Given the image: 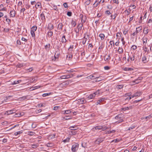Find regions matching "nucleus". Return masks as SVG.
Wrapping results in <instances>:
<instances>
[{
  "mask_svg": "<svg viewBox=\"0 0 152 152\" xmlns=\"http://www.w3.org/2000/svg\"><path fill=\"white\" fill-rule=\"evenodd\" d=\"M99 94V91H97L95 92L93 94H90L89 96H88V97L86 98L87 99H93L95 96L96 95H98Z\"/></svg>",
  "mask_w": 152,
  "mask_h": 152,
  "instance_id": "1",
  "label": "nucleus"
},
{
  "mask_svg": "<svg viewBox=\"0 0 152 152\" xmlns=\"http://www.w3.org/2000/svg\"><path fill=\"white\" fill-rule=\"evenodd\" d=\"M73 75L72 74H69L62 75L60 77L61 79H67L72 77Z\"/></svg>",
  "mask_w": 152,
  "mask_h": 152,
  "instance_id": "2",
  "label": "nucleus"
},
{
  "mask_svg": "<svg viewBox=\"0 0 152 152\" xmlns=\"http://www.w3.org/2000/svg\"><path fill=\"white\" fill-rule=\"evenodd\" d=\"M79 147V145L77 143H75L72 146V150L73 152H76L77 150Z\"/></svg>",
  "mask_w": 152,
  "mask_h": 152,
  "instance_id": "3",
  "label": "nucleus"
},
{
  "mask_svg": "<svg viewBox=\"0 0 152 152\" xmlns=\"http://www.w3.org/2000/svg\"><path fill=\"white\" fill-rule=\"evenodd\" d=\"M142 77H139L137 79L133 81L132 82L134 84H138L140 82L141 80L142 79Z\"/></svg>",
  "mask_w": 152,
  "mask_h": 152,
  "instance_id": "4",
  "label": "nucleus"
},
{
  "mask_svg": "<svg viewBox=\"0 0 152 152\" xmlns=\"http://www.w3.org/2000/svg\"><path fill=\"white\" fill-rule=\"evenodd\" d=\"M16 14V12L14 10V9L11 10L10 11V14L11 17L14 18Z\"/></svg>",
  "mask_w": 152,
  "mask_h": 152,
  "instance_id": "5",
  "label": "nucleus"
},
{
  "mask_svg": "<svg viewBox=\"0 0 152 152\" xmlns=\"http://www.w3.org/2000/svg\"><path fill=\"white\" fill-rule=\"evenodd\" d=\"M110 56H111L110 54H109L108 55H105V56H104V60L107 62L109 61V60L111 58Z\"/></svg>",
  "mask_w": 152,
  "mask_h": 152,
  "instance_id": "6",
  "label": "nucleus"
},
{
  "mask_svg": "<svg viewBox=\"0 0 152 152\" xmlns=\"http://www.w3.org/2000/svg\"><path fill=\"white\" fill-rule=\"evenodd\" d=\"M142 94V91H138L134 93L133 95L132 96V98H133L134 97L140 96Z\"/></svg>",
  "mask_w": 152,
  "mask_h": 152,
  "instance_id": "7",
  "label": "nucleus"
},
{
  "mask_svg": "<svg viewBox=\"0 0 152 152\" xmlns=\"http://www.w3.org/2000/svg\"><path fill=\"white\" fill-rule=\"evenodd\" d=\"M104 140L103 138H98L95 141V143L96 144H99L102 142Z\"/></svg>",
  "mask_w": 152,
  "mask_h": 152,
  "instance_id": "8",
  "label": "nucleus"
},
{
  "mask_svg": "<svg viewBox=\"0 0 152 152\" xmlns=\"http://www.w3.org/2000/svg\"><path fill=\"white\" fill-rule=\"evenodd\" d=\"M35 7L37 9L38 8H41L42 7L41 3L39 2H37L35 4Z\"/></svg>",
  "mask_w": 152,
  "mask_h": 152,
  "instance_id": "9",
  "label": "nucleus"
},
{
  "mask_svg": "<svg viewBox=\"0 0 152 152\" xmlns=\"http://www.w3.org/2000/svg\"><path fill=\"white\" fill-rule=\"evenodd\" d=\"M101 126H96L94 127L93 128L92 130L93 131H95L96 130H100L101 129Z\"/></svg>",
  "mask_w": 152,
  "mask_h": 152,
  "instance_id": "10",
  "label": "nucleus"
},
{
  "mask_svg": "<svg viewBox=\"0 0 152 152\" xmlns=\"http://www.w3.org/2000/svg\"><path fill=\"white\" fill-rule=\"evenodd\" d=\"M86 102V101L85 99L83 98L79 99L78 100V102L80 104H83L85 103Z\"/></svg>",
  "mask_w": 152,
  "mask_h": 152,
  "instance_id": "11",
  "label": "nucleus"
},
{
  "mask_svg": "<svg viewBox=\"0 0 152 152\" xmlns=\"http://www.w3.org/2000/svg\"><path fill=\"white\" fill-rule=\"evenodd\" d=\"M80 17L81 18V21L83 23H84L86 20V16H83V15L82 14L80 15Z\"/></svg>",
  "mask_w": 152,
  "mask_h": 152,
  "instance_id": "12",
  "label": "nucleus"
},
{
  "mask_svg": "<svg viewBox=\"0 0 152 152\" xmlns=\"http://www.w3.org/2000/svg\"><path fill=\"white\" fill-rule=\"evenodd\" d=\"M142 62L144 63H147L148 61L147 58L146 56H144L142 58Z\"/></svg>",
  "mask_w": 152,
  "mask_h": 152,
  "instance_id": "13",
  "label": "nucleus"
},
{
  "mask_svg": "<svg viewBox=\"0 0 152 152\" xmlns=\"http://www.w3.org/2000/svg\"><path fill=\"white\" fill-rule=\"evenodd\" d=\"M40 18L42 21H45V16L43 12H42L40 15Z\"/></svg>",
  "mask_w": 152,
  "mask_h": 152,
  "instance_id": "14",
  "label": "nucleus"
},
{
  "mask_svg": "<svg viewBox=\"0 0 152 152\" xmlns=\"http://www.w3.org/2000/svg\"><path fill=\"white\" fill-rule=\"evenodd\" d=\"M149 32V29L148 27H145L143 29V33L145 35L147 34Z\"/></svg>",
  "mask_w": 152,
  "mask_h": 152,
  "instance_id": "15",
  "label": "nucleus"
},
{
  "mask_svg": "<svg viewBox=\"0 0 152 152\" xmlns=\"http://www.w3.org/2000/svg\"><path fill=\"white\" fill-rule=\"evenodd\" d=\"M83 26V25L82 24H79L77 26L78 31L77 32H76V33H78L79 31L82 29Z\"/></svg>",
  "mask_w": 152,
  "mask_h": 152,
  "instance_id": "16",
  "label": "nucleus"
},
{
  "mask_svg": "<svg viewBox=\"0 0 152 152\" xmlns=\"http://www.w3.org/2000/svg\"><path fill=\"white\" fill-rule=\"evenodd\" d=\"M96 77L94 75H90L89 76H88V77H87V78H88V79H93L94 78H97V79H98L99 78V77Z\"/></svg>",
  "mask_w": 152,
  "mask_h": 152,
  "instance_id": "17",
  "label": "nucleus"
},
{
  "mask_svg": "<svg viewBox=\"0 0 152 152\" xmlns=\"http://www.w3.org/2000/svg\"><path fill=\"white\" fill-rule=\"evenodd\" d=\"M104 98H102L100 99L96 103V104L97 105H98L99 104H100V102H102L103 101H104Z\"/></svg>",
  "mask_w": 152,
  "mask_h": 152,
  "instance_id": "18",
  "label": "nucleus"
},
{
  "mask_svg": "<svg viewBox=\"0 0 152 152\" xmlns=\"http://www.w3.org/2000/svg\"><path fill=\"white\" fill-rule=\"evenodd\" d=\"M48 29L49 30H51L52 29H53V25L50 23L48 25Z\"/></svg>",
  "mask_w": 152,
  "mask_h": 152,
  "instance_id": "19",
  "label": "nucleus"
},
{
  "mask_svg": "<svg viewBox=\"0 0 152 152\" xmlns=\"http://www.w3.org/2000/svg\"><path fill=\"white\" fill-rule=\"evenodd\" d=\"M71 25H72V27H75L76 25V20H72L71 22Z\"/></svg>",
  "mask_w": 152,
  "mask_h": 152,
  "instance_id": "20",
  "label": "nucleus"
},
{
  "mask_svg": "<svg viewBox=\"0 0 152 152\" xmlns=\"http://www.w3.org/2000/svg\"><path fill=\"white\" fill-rule=\"evenodd\" d=\"M142 29V28L141 26H139L136 28V32L138 34L139 32Z\"/></svg>",
  "mask_w": 152,
  "mask_h": 152,
  "instance_id": "21",
  "label": "nucleus"
},
{
  "mask_svg": "<svg viewBox=\"0 0 152 152\" xmlns=\"http://www.w3.org/2000/svg\"><path fill=\"white\" fill-rule=\"evenodd\" d=\"M143 44L144 45H145L147 43V37H144L142 38Z\"/></svg>",
  "mask_w": 152,
  "mask_h": 152,
  "instance_id": "22",
  "label": "nucleus"
},
{
  "mask_svg": "<svg viewBox=\"0 0 152 152\" xmlns=\"http://www.w3.org/2000/svg\"><path fill=\"white\" fill-rule=\"evenodd\" d=\"M50 44H48L45 46V48L46 50L48 51L50 49Z\"/></svg>",
  "mask_w": 152,
  "mask_h": 152,
  "instance_id": "23",
  "label": "nucleus"
},
{
  "mask_svg": "<svg viewBox=\"0 0 152 152\" xmlns=\"http://www.w3.org/2000/svg\"><path fill=\"white\" fill-rule=\"evenodd\" d=\"M23 132V130H21L20 131L16 132L14 134L15 136H17L22 134Z\"/></svg>",
  "mask_w": 152,
  "mask_h": 152,
  "instance_id": "24",
  "label": "nucleus"
},
{
  "mask_svg": "<svg viewBox=\"0 0 152 152\" xmlns=\"http://www.w3.org/2000/svg\"><path fill=\"white\" fill-rule=\"evenodd\" d=\"M66 40L65 38V35H63L61 39V42L62 43L66 42Z\"/></svg>",
  "mask_w": 152,
  "mask_h": 152,
  "instance_id": "25",
  "label": "nucleus"
},
{
  "mask_svg": "<svg viewBox=\"0 0 152 152\" xmlns=\"http://www.w3.org/2000/svg\"><path fill=\"white\" fill-rule=\"evenodd\" d=\"M13 111V110H12L7 111H6L5 114H7L8 115L12 114H13V112H12Z\"/></svg>",
  "mask_w": 152,
  "mask_h": 152,
  "instance_id": "26",
  "label": "nucleus"
},
{
  "mask_svg": "<svg viewBox=\"0 0 152 152\" xmlns=\"http://www.w3.org/2000/svg\"><path fill=\"white\" fill-rule=\"evenodd\" d=\"M63 26V25H62V23H59L58 25V28L60 30H62V29Z\"/></svg>",
  "mask_w": 152,
  "mask_h": 152,
  "instance_id": "27",
  "label": "nucleus"
},
{
  "mask_svg": "<svg viewBox=\"0 0 152 152\" xmlns=\"http://www.w3.org/2000/svg\"><path fill=\"white\" fill-rule=\"evenodd\" d=\"M132 107V106L127 107H125L124 108H122L121 109V111L122 110H128L129 109H131Z\"/></svg>",
  "mask_w": 152,
  "mask_h": 152,
  "instance_id": "28",
  "label": "nucleus"
},
{
  "mask_svg": "<svg viewBox=\"0 0 152 152\" xmlns=\"http://www.w3.org/2000/svg\"><path fill=\"white\" fill-rule=\"evenodd\" d=\"M130 58L131 61H133L134 59V54H131V55L130 56Z\"/></svg>",
  "mask_w": 152,
  "mask_h": 152,
  "instance_id": "29",
  "label": "nucleus"
},
{
  "mask_svg": "<svg viewBox=\"0 0 152 152\" xmlns=\"http://www.w3.org/2000/svg\"><path fill=\"white\" fill-rule=\"evenodd\" d=\"M25 66V64H18L17 65V67L18 68H21Z\"/></svg>",
  "mask_w": 152,
  "mask_h": 152,
  "instance_id": "30",
  "label": "nucleus"
},
{
  "mask_svg": "<svg viewBox=\"0 0 152 152\" xmlns=\"http://www.w3.org/2000/svg\"><path fill=\"white\" fill-rule=\"evenodd\" d=\"M46 145L48 147H52L54 146V144L51 142L48 143L46 144Z\"/></svg>",
  "mask_w": 152,
  "mask_h": 152,
  "instance_id": "31",
  "label": "nucleus"
},
{
  "mask_svg": "<svg viewBox=\"0 0 152 152\" xmlns=\"http://www.w3.org/2000/svg\"><path fill=\"white\" fill-rule=\"evenodd\" d=\"M99 36L100 37L102 40H103V39H104L105 37V36L104 34H99Z\"/></svg>",
  "mask_w": 152,
  "mask_h": 152,
  "instance_id": "32",
  "label": "nucleus"
},
{
  "mask_svg": "<svg viewBox=\"0 0 152 152\" xmlns=\"http://www.w3.org/2000/svg\"><path fill=\"white\" fill-rule=\"evenodd\" d=\"M119 53H122L123 52V50L122 48L119 47L118 50Z\"/></svg>",
  "mask_w": 152,
  "mask_h": 152,
  "instance_id": "33",
  "label": "nucleus"
},
{
  "mask_svg": "<svg viewBox=\"0 0 152 152\" xmlns=\"http://www.w3.org/2000/svg\"><path fill=\"white\" fill-rule=\"evenodd\" d=\"M70 140V138L69 137H68L66 139L64 140L63 141V142L64 143H65L66 142H69V141Z\"/></svg>",
  "mask_w": 152,
  "mask_h": 152,
  "instance_id": "34",
  "label": "nucleus"
},
{
  "mask_svg": "<svg viewBox=\"0 0 152 152\" xmlns=\"http://www.w3.org/2000/svg\"><path fill=\"white\" fill-rule=\"evenodd\" d=\"M55 136H56V134H54L52 135H50L49 136L48 138H49V139H53L55 137Z\"/></svg>",
  "mask_w": 152,
  "mask_h": 152,
  "instance_id": "35",
  "label": "nucleus"
},
{
  "mask_svg": "<svg viewBox=\"0 0 152 152\" xmlns=\"http://www.w3.org/2000/svg\"><path fill=\"white\" fill-rule=\"evenodd\" d=\"M37 26H33L31 28V31L35 32L37 30Z\"/></svg>",
  "mask_w": 152,
  "mask_h": 152,
  "instance_id": "36",
  "label": "nucleus"
},
{
  "mask_svg": "<svg viewBox=\"0 0 152 152\" xmlns=\"http://www.w3.org/2000/svg\"><path fill=\"white\" fill-rule=\"evenodd\" d=\"M143 50L145 52H147L148 53H149V50L148 49V48L145 45L143 48Z\"/></svg>",
  "mask_w": 152,
  "mask_h": 152,
  "instance_id": "37",
  "label": "nucleus"
},
{
  "mask_svg": "<svg viewBox=\"0 0 152 152\" xmlns=\"http://www.w3.org/2000/svg\"><path fill=\"white\" fill-rule=\"evenodd\" d=\"M53 34V32L52 31H48V37H50Z\"/></svg>",
  "mask_w": 152,
  "mask_h": 152,
  "instance_id": "38",
  "label": "nucleus"
},
{
  "mask_svg": "<svg viewBox=\"0 0 152 152\" xmlns=\"http://www.w3.org/2000/svg\"><path fill=\"white\" fill-rule=\"evenodd\" d=\"M101 126V129L102 130V131H104L106 129H108V127L106 126Z\"/></svg>",
  "mask_w": 152,
  "mask_h": 152,
  "instance_id": "39",
  "label": "nucleus"
},
{
  "mask_svg": "<svg viewBox=\"0 0 152 152\" xmlns=\"http://www.w3.org/2000/svg\"><path fill=\"white\" fill-rule=\"evenodd\" d=\"M21 80H15L14 81L13 84H16L20 83Z\"/></svg>",
  "mask_w": 152,
  "mask_h": 152,
  "instance_id": "40",
  "label": "nucleus"
},
{
  "mask_svg": "<svg viewBox=\"0 0 152 152\" xmlns=\"http://www.w3.org/2000/svg\"><path fill=\"white\" fill-rule=\"evenodd\" d=\"M101 2V0L99 3L97 2V1H95V2L94 4V6L95 7H96L98 5L99 3H100V2Z\"/></svg>",
  "mask_w": 152,
  "mask_h": 152,
  "instance_id": "41",
  "label": "nucleus"
},
{
  "mask_svg": "<svg viewBox=\"0 0 152 152\" xmlns=\"http://www.w3.org/2000/svg\"><path fill=\"white\" fill-rule=\"evenodd\" d=\"M26 99V96H23L22 97H20L19 98L20 101H23L24 100Z\"/></svg>",
  "mask_w": 152,
  "mask_h": 152,
  "instance_id": "42",
  "label": "nucleus"
},
{
  "mask_svg": "<svg viewBox=\"0 0 152 152\" xmlns=\"http://www.w3.org/2000/svg\"><path fill=\"white\" fill-rule=\"evenodd\" d=\"M21 40L22 41H24V42H22V44H25V42H26L27 40L24 37H22L21 39Z\"/></svg>",
  "mask_w": 152,
  "mask_h": 152,
  "instance_id": "43",
  "label": "nucleus"
},
{
  "mask_svg": "<svg viewBox=\"0 0 152 152\" xmlns=\"http://www.w3.org/2000/svg\"><path fill=\"white\" fill-rule=\"evenodd\" d=\"M27 134L30 136H32L34 135V133L32 132H28Z\"/></svg>",
  "mask_w": 152,
  "mask_h": 152,
  "instance_id": "44",
  "label": "nucleus"
},
{
  "mask_svg": "<svg viewBox=\"0 0 152 152\" xmlns=\"http://www.w3.org/2000/svg\"><path fill=\"white\" fill-rule=\"evenodd\" d=\"M72 55L71 54L67 56V58H68L69 60H70L72 58Z\"/></svg>",
  "mask_w": 152,
  "mask_h": 152,
  "instance_id": "45",
  "label": "nucleus"
},
{
  "mask_svg": "<svg viewBox=\"0 0 152 152\" xmlns=\"http://www.w3.org/2000/svg\"><path fill=\"white\" fill-rule=\"evenodd\" d=\"M51 94V93H48L44 94H42V96L43 97H45L49 95H50Z\"/></svg>",
  "mask_w": 152,
  "mask_h": 152,
  "instance_id": "46",
  "label": "nucleus"
},
{
  "mask_svg": "<svg viewBox=\"0 0 152 152\" xmlns=\"http://www.w3.org/2000/svg\"><path fill=\"white\" fill-rule=\"evenodd\" d=\"M104 45H103V44L102 43L100 45L99 48V50L102 49L104 48Z\"/></svg>",
  "mask_w": 152,
  "mask_h": 152,
  "instance_id": "47",
  "label": "nucleus"
},
{
  "mask_svg": "<svg viewBox=\"0 0 152 152\" xmlns=\"http://www.w3.org/2000/svg\"><path fill=\"white\" fill-rule=\"evenodd\" d=\"M85 55V51H84L81 52V55L82 56V58H83L84 57Z\"/></svg>",
  "mask_w": 152,
  "mask_h": 152,
  "instance_id": "48",
  "label": "nucleus"
},
{
  "mask_svg": "<svg viewBox=\"0 0 152 152\" xmlns=\"http://www.w3.org/2000/svg\"><path fill=\"white\" fill-rule=\"evenodd\" d=\"M64 118L66 120H69L71 119V118L70 116H65Z\"/></svg>",
  "mask_w": 152,
  "mask_h": 152,
  "instance_id": "49",
  "label": "nucleus"
},
{
  "mask_svg": "<svg viewBox=\"0 0 152 152\" xmlns=\"http://www.w3.org/2000/svg\"><path fill=\"white\" fill-rule=\"evenodd\" d=\"M38 146V144H34L32 145V148H36Z\"/></svg>",
  "mask_w": 152,
  "mask_h": 152,
  "instance_id": "50",
  "label": "nucleus"
},
{
  "mask_svg": "<svg viewBox=\"0 0 152 152\" xmlns=\"http://www.w3.org/2000/svg\"><path fill=\"white\" fill-rule=\"evenodd\" d=\"M70 113H71V111H70V110H65L64 113L68 114Z\"/></svg>",
  "mask_w": 152,
  "mask_h": 152,
  "instance_id": "51",
  "label": "nucleus"
},
{
  "mask_svg": "<svg viewBox=\"0 0 152 152\" xmlns=\"http://www.w3.org/2000/svg\"><path fill=\"white\" fill-rule=\"evenodd\" d=\"M117 16V15L115 14L113 15H111L110 17L112 18H113V19H115V18Z\"/></svg>",
  "mask_w": 152,
  "mask_h": 152,
  "instance_id": "52",
  "label": "nucleus"
},
{
  "mask_svg": "<svg viewBox=\"0 0 152 152\" xmlns=\"http://www.w3.org/2000/svg\"><path fill=\"white\" fill-rule=\"evenodd\" d=\"M74 46L73 45H71L70 46L69 48V50L70 51H72L73 48Z\"/></svg>",
  "mask_w": 152,
  "mask_h": 152,
  "instance_id": "53",
  "label": "nucleus"
},
{
  "mask_svg": "<svg viewBox=\"0 0 152 152\" xmlns=\"http://www.w3.org/2000/svg\"><path fill=\"white\" fill-rule=\"evenodd\" d=\"M20 116H21L20 113H15V114L14 116H15V117H20Z\"/></svg>",
  "mask_w": 152,
  "mask_h": 152,
  "instance_id": "54",
  "label": "nucleus"
},
{
  "mask_svg": "<svg viewBox=\"0 0 152 152\" xmlns=\"http://www.w3.org/2000/svg\"><path fill=\"white\" fill-rule=\"evenodd\" d=\"M131 48L133 50H135L137 48V47L135 45H133L132 46Z\"/></svg>",
  "mask_w": 152,
  "mask_h": 152,
  "instance_id": "55",
  "label": "nucleus"
},
{
  "mask_svg": "<svg viewBox=\"0 0 152 152\" xmlns=\"http://www.w3.org/2000/svg\"><path fill=\"white\" fill-rule=\"evenodd\" d=\"M110 43L111 46H112V45H113V47L114 46V42L113 40L110 41Z\"/></svg>",
  "mask_w": 152,
  "mask_h": 152,
  "instance_id": "56",
  "label": "nucleus"
},
{
  "mask_svg": "<svg viewBox=\"0 0 152 152\" xmlns=\"http://www.w3.org/2000/svg\"><path fill=\"white\" fill-rule=\"evenodd\" d=\"M63 6L65 8H67L68 7L67 5V3L66 2H65L63 4Z\"/></svg>",
  "mask_w": 152,
  "mask_h": 152,
  "instance_id": "57",
  "label": "nucleus"
},
{
  "mask_svg": "<svg viewBox=\"0 0 152 152\" xmlns=\"http://www.w3.org/2000/svg\"><path fill=\"white\" fill-rule=\"evenodd\" d=\"M90 3V0H88L85 2V4L86 5H88Z\"/></svg>",
  "mask_w": 152,
  "mask_h": 152,
  "instance_id": "58",
  "label": "nucleus"
},
{
  "mask_svg": "<svg viewBox=\"0 0 152 152\" xmlns=\"http://www.w3.org/2000/svg\"><path fill=\"white\" fill-rule=\"evenodd\" d=\"M6 21L8 23V24H10V23L11 22V20L10 19L7 18L6 19Z\"/></svg>",
  "mask_w": 152,
  "mask_h": 152,
  "instance_id": "59",
  "label": "nucleus"
},
{
  "mask_svg": "<svg viewBox=\"0 0 152 152\" xmlns=\"http://www.w3.org/2000/svg\"><path fill=\"white\" fill-rule=\"evenodd\" d=\"M67 15L69 16H71L72 15V12L70 11L68 12L67 13Z\"/></svg>",
  "mask_w": 152,
  "mask_h": 152,
  "instance_id": "60",
  "label": "nucleus"
},
{
  "mask_svg": "<svg viewBox=\"0 0 152 152\" xmlns=\"http://www.w3.org/2000/svg\"><path fill=\"white\" fill-rule=\"evenodd\" d=\"M123 86L122 85H119L117 86V88L118 89H121L123 88Z\"/></svg>",
  "mask_w": 152,
  "mask_h": 152,
  "instance_id": "61",
  "label": "nucleus"
},
{
  "mask_svg": "<svg viewBox=\"0 0 152 152\" xmlns=\"http://www.w3.org/2000/svg\"><path fill=\"white\" fill-rule=\"evenodd\" d=\"M122 61L123 62H124L125 63H126V57H123L122 59Z\"/></svg>",
  "mask_w": 152,
  "mask_h": 152,
  "instance_id": "62",
  "label": "nucleus"
},
{
  "mask_svg": "<svg viewBox=\"0 0 152 152\" xmlns=\"http://www.w3.org/2000/svg\"><path fill=\"white\" fill-rule=\"evenodd\" d=\"M31 34L32 37H35V34L34 32L31 31Z\"/></svg>",
  "mask_w": 152,
  "mask_h": 152,
  "instance_id": "63",
  "label": "nucleus"
},
{
  "mask_svg": "<svg viewBox=\"0 0 152 152\" xmlns=\"http://www.w3.org/2000/svg\"><path fill=\"white\" fill-rule=\"evenodd\" d=\"M17 44L18 45H21V42L20 40H18L17 41Z\"/></svg>",
  "mask_w": 152,
  "mask_h": 152,
  "instance_id": "64",
  "label": "nucleus"
}]
</instances>
